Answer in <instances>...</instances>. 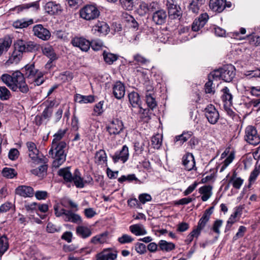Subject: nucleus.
<instances>
[{
	"instance_id": "nucleus-1",
	"label": "nucleus",
	"mask_w": 260,
	"mask_h": 260,
	"mask_svg": "<svg viewBox=\"0 0 260 260\" xmlns=\"http://www.w3.org/2000/svg\"><path fill=\"white\" fill-rule=\"evenodd\" d=\"M14 50L7 61L8 63H18L24 52H32L37 49L36 44L31 41L17 40L14 44Z\"/></svg>"
},
{
	"instance_id": "nucleus-2",
	"label": "nucleus",
	"mask_w": 260,
	"mask_h": 260,
	"mask_svg": "<svg viewBox=\"0 0 260 260\" xmlns=\"http://www.w3.org/2000/svg\"><path fill=\"white\" fill-rule=\"evenodd\" d=\"M66 147L67 143L64 141L52 143L49 154L54 159L53 162L54 167H59L66 160V154L64 153V149Z\"/></svg>"
},
{
	"instance_id": "nucleus-3",
	"label": "nucleus",
	"mask_w": 260,
	"mask_h": 260,
	"mask_svg": "<svg viewBox=\"0 0 260 260\" xmlns=\"http://www.w3.org/2000/svg\"><path fill=\"white\" fill-rule=\"evenodd\" d=\"M235 69L232 64H227L223 68L212 72L213 78L218 80L222 79L225 82H230L235 76Z\"/></svg>"
},
{
	"instance_id": "nucleus-4",
	"label": "nucleus",
	"mask_w": 260,
	"mask_h": 260,
	"mask_svg": "<svg viewBox=\"0 0 260 260\" xmlns=\"http://www.w3.org/2000/svg\"><path fill=\"white\" fill-rule=\"evenodd\" d=\"M13 78L11 88L13 91L19 89L23 93H26L28 91V87L25 83L23 74L20 71H16L13 73Z\"/></svg>"
},
{
	"instance_id": "nucleus-5",
	"label": "nucleus",
	"mask_w": 260,
	"mask_h": 260,
	"mask_svg": "<svg viewBox=\"0 0 260 260\" xmlns=\"http://www.w3.org/2000/svg\"><path fill=\"white\" fill-rule=\"evenodd\" d=\"M54 209L56 216L57 217L63 216L64 220L66 222H72L77 224H81L82 222L80 216L73 213L71 210L61 209L59 211L57 205L54 206Z\"/></svg>"
},
{
	"instance_id": "nucleus-6",
	"label": "nucleus",
	"mask_w": 260,
	"mask_h": 260,
	"mask_svg": "<svg viewBox=\"0 0 260 260\" xmlns=\"http://www.w3.org/2000/svg\"><path fill=\"white\" fill-rule=\"evenodd\" d=\"M26 146L28 149V155L34 162L39 164H46L48 162V159L45 156L42 158L39 156V150L37 148L36 144L32 142L26 143Z\"/></svg>"
},
{
	"instance_id": "nucleus-7",
	"label": "nucleus",
	"mask_w": 260,
	"mask_h": 260,
	"mask_svg": "<svg viewBox=\"0 0 260 260\" xmlns=\"http://www.w3.org/2000/svg\"><path fill=\"white\" fill-rule=\"evenodd\" d=\"M100 15V11L92 5H86L80 10V17L86 20H93Z\"/></svg>"
},
{
	"instance_id": "nucleus-8",
	"label": "nucleus",
	"mask_w": 260,
	"mask_h": 260,
	"mask_svg": "<svg viewBox=\"0 0 260 260\" xmlns=\"http://www.w3.org/2000/svg\"><path fill=\"white\" fill-rule=\"evenodd\" d=\"M245 140L253 145H256L260 143V137L258 135L256 128L251 125L246 127L245 131Z\"/></svg>"
},
{
	"instance_id": "nucleus-9",
	"label": "nucleus",
	"mask_w": 260,
	"mask_h": 260,
	"mask_svg": "<svg viewBox=\"0 0 260 260\" xmlns=\"http://www.w3.org/2000/svg\"><path fill=\"white\" fill-rule=\"evenodd\" d=\"M204 111L205 116L210 123L214 124L217 123L219 118V114L213 105H209Z\"/></svg>"
},
{
	"instance_id": "nucleus-10",
	"label": "nucleus",
	"mask_w": 260,
	"mask_h": 260,
	"mask_svg": "<svg viewBox=\"0 0 260 260\" xmlns=\"http://www.w3.org/2000/svg\"><path fill=\"white\" fill-rule=\"evenodd\" d=\"M34 34L42 40H48L51 36L50 31L42 24H37L33 27Z\"/></svg>"
},
{
	"instance_id": "nucleus-11",
	"label": "nucleus",
	"mask_w": 260,
	"mask_h": 260,
	"mask_svg": "<svg viewBox=\"0 0 260 260\" xmlns=\"http://www.w3.org/2000/svg\"><path fill=\"white\" fill-rule=\"evenodd\" d=\"M71 44L81 51L87 52L90 48V43L87 40L81 37H75L71 40Z\"/></svg>"
},
{
	"instance_id": "nucleus-12",
	"label": "nucleus",
	"mask_w": 260,
	"mask_h": 260,
	"mask_svg": "<svg viewBox=\"0 0 260 260\" xmlns=\"http://www.w3.org/2000/svg\"><path fill=\"white\" fill-rule=\"evenodd\" d=\"M45 10L46 12L51 15L59 14L63 10L60 4L53 1L48 2L46 4Z\"/></svg>"
},
{
	"instance_id": "nucleus-13",
	"label": "nucleus",
	"mask_w": 260,
	"mask_h": 260,
	"mask_svg": "<svg viewBox=\"0 0 260 260\" xmlns=\"http://www.w3.org/2000/svg\"><path fill=\"white\" fill-rule=\"evenodd\" d=\"M213 209H214V207L212 206V207H210L209 208L206 209L202 217L200 219V220L198 222V226H197V228L195 229L200 233H201V230H203L205 228L206 223L209 220L210 216L213 213Z\"/></svg>"
},
{
	"instance_id": "nucleus-14",
	"label": "nucleus",
	"mask_w": 260,
	"mask_h": 260,
	"mask_svg": "<svg viewBox=\"0 0 260 260\" xmlns=\"http://www.w3.org/2000/svg\"><path fill=\"white\" fill-rule=\"evenodd\" d=\"M167 18V12L162 9L156 11L152 15V21L156 25L164 24L166 22Z\"/></svg>"
},
{
	"instance_id": "nucleus-15",
	"label": "nucleus",
	"mask_w": 260,
	"mask_h": 260,
	"mask_svg": "<svg viewBox=\"0 0 260 260\" xmlns=\"http://www.w3.org/2000/svg\"><path fill=\"white\" fill-rule=\"evenodd\" d=\"M107 131L110 135H117L123 129V123L121 121L116 119L106 127Z\"/></svg>"
},
{
	"instance_id": "nucleus-16",
	"label": "nucleus",
	"mask_w": 260,
	"mask_h": 260,
	"mask_svg": "<svg viewBox=\"0 0 260 260\" xmlns=\"http://www.w3.org/2000/svg\"><path fill=\"white\" fill-rule=\"evenodd\" d=\"M128 147L124 145L119 152L115 153L114 155L112 156V158L115 163L117 162L119 160H121L123 162H125L128 159Z\"/></svg>"
},
{
	"instance_id": "nucleus-17",
	"label": "nucleus",
	"mask_w": 260,
	"mask_h": 260,
	"mask_svg": "<svg viewBox=\"0 0 260 260\" xmlns=\"http://www.w3.org/2000/svg\"><path fill=\"white\" fill-rule=\"evenodd\" d=\"M15 193L24 198L32 197L35 193L34 189L31 187L25 185H21L17 187L15 190Z\"/></svg>"
},
{
	"instance_id": "nucleus-18",
	"label": "nucleus",
	"mask_w": 260,
	"mask_h": 260,
	"mask_svg": "<svg viewBox=\"0 0 260 260\" xmlns=\"http://www.w3.org/2000/svg\"><path fill=\"white\" fill-rule=\"evenodd\" d=\"M208 19V15L206 13L201 14L198 19H195L192 25V29L197 31L201 28L204 27Z\"/></svg>"
},
{
	"instance_id": "nucleus-19",
	"label": "nucleus",
	"mask_w": 260,
	"mask_h": 260,
	"mask_svg": "<svg viewBox=\"0 0 260 260\" xmlns=\"http://www.w3.org/2000/svg\"><path fill=\"white\" fill-rule=\"evenodd\" d=\"M183 165L187 171H191L195 167V160L191 153H187L182 158Z\"/></svg>"
},
{
	"instance_id": "nucleus-20",
	"label": "nucleus",
	"mask_w": 260,
	"mask_h": 260,
	"mask_svg": "<svg viewBox=\"0 0 260 260\" xmlns=\"http://www.w3.org/2000/svg\"><path fill=\"white\" fill-rule=\"evenodd\" d=\"M225 0H210V7L215 12L220 13L225 9Z\"/></svg>"
},
{
	"instance_id": "nucleus-21",
	"label": "nucleus",
	"mask_w": 260,
	"mask_h": 260,
	"mask_svg": "<svg viewBox=\"0 0 260 260\" xmlns=\"http://www.w3.org/2000/svg\"><path fill=\"white\" fill-rule=\"evenodd\" d=\"M125 91V87L120 82H117L113 88V92L115 98H123Z\"/></svg>"
},
{
	"instance_id": "nucleus-22",
	"label": "nucleus",
	"mask_w": 260,
	"mask_h": 260,
	"mask_svg": "<svg viewBox=\"0 0 260 260\" xmlns=\"http://www.w3.org/2000/svg\"><path fill=\"white\" fill-rule=\"evenodd\" d=\"M76 233L79 237L85 239L91 235V230L85 226H78L76 228Z\"/></svg>"
},
{
	"instance_id": "nucleus-23",
	"label": "nucleus",
	"mask_w": 260,
	"mask_h": 260,
	"mask_svg": "<svg viewBox=\"0 0 260 260\" xmlns=\"http://www.w3.org/2000/svg\"><path fill=\"white\" fill-rule=\"evenodd\" d=\"M232 99H223V102H224V109L226 112L227 113L228 115L232 118V119H235V120L236 121L235 123H237L239 122V118L238 116H237L235 114L234 112L230 109L229 108V106L231 104V100Z\"/></svg>"
},
{
	"instance_id": "nucleus-24",
	"label": "nucleus",
	"mask_w": 260,
	"mask_h": 260,
	"mask_svg": "<svg viewBox=\"0 0 260 260\" xmlns=\"http://www.w3.org/2000/svg\"><path fill=\"white\" fill-rule=\"evenodd\" d=\"M212 187L210 185H205L201 187L199 189V192L203 194L201 199L203 201H207L212 194Z\"/></svg>"
},
{
	"instance_id": "nucleus-25",
	"label": "nucleus",
	"mask_w": 260,
	"mask_h": 260,
	"mask_svg": "<svg viewBox=\"0 0 260 260\" xmlns=\"http://www.w3.org/2000/svg\"><path fill=\"white\" fill-rule=\"evenodd\" d=\"M130 231L136 236L144 235L147 232L144 226L140 224H136L129 226Z\"/></svg>"
},
{
	"instance_id": "nucleus-26",
	"label": "nucleus",
	"mask_w": 260,
	"mask_h": 260,
	"mask_svg": "<svg viewBox=\"0 0 260 260\" xmlns=\"http://www.w3.org/2000/svg\"><path fill=\"white\" fill-rule=\"evenodd\" d=\"M11 44L12 40L10 38L0 39V56L8 51Z\"/></svg>"
},
{
	"instance_id": "nucleus-27",
	"label": "nucleus",
	"mask_w": 260,
	"mask_h": 260,
	"mask_svg": "<svg viewBox=\"0 0 260 260\" xmlns=\"http://www.w3.org/2000/svg\"><path fill=\"white\" fill-rule=\"evenodd\" d=\"M72 181L74 182L75 185L77 187L83 188L84 186V183L86 181H84L82 178L80 176V173L78 170L76 169L73 176Z\"/></svg>"
},
{
	"instance_id": "nucleus-28",
	"label": "nucleus",
	"mask_w": 260,
	"mask_h": 260,
	"mask_svg": "<svg viewBox=\"0 0 260 260\" xmlns=\"http://www.w3.org/2000/svg\"><path fill=\"white\" fill-rule=\"evenodd\" d=\"M192 132H184L181 135L176 136L174 138V142L178 143V144L181 145L184 142L187 141L192 136Z\"/></svg>"
},
{
	"instance_id": "nucleus-29",
	"label": "nucleus",
	"mask_w": 260,
	"mask_h": 260,
	"mask_svg": "<svg viewBox=\"0 0 260 260\" xmlns=\"http://www.w3.org/2000/svg\"><path fill=\"white\" fill-rule=\"evenodd\" d=\"M58 175L63 177L66 182H71L72 181L73 176L69 167L60 169L58 172Z\"/></svg>"
},
{
	"instance_id": "nucleus-30",
	"label": "nucleus",
	"mask_w": 260,
	"mask_h": 260,
	"mask_svg": "<svg viewBox=\"0 0 260 260\" xmlns=\"http://www.w3.org/2000/svg\"><path fill=\"white\" fill-rule=\"evenodd\" d=\"M104 61L108 64H112L118 58L117 55L104 51L103 53Z\"/></svg>"
},
{
	"instance_id": "nucleus-31",
	"label": "nucleus",
	"mask_w": 260,
	"mask_h": 260,
	"mask_svg": "<svg viewBox=\"0 0 260 260\" xmlns=\"http://www.w3.org/2000/svg\"><path fill=\"white\" fill-rule=\"evenodd\" d=\"M26 73L25 76L27 77L30 79H34L36 77L39 73H38V70H37L34 65H27L25 67Z\"/></svg>"
},
{
	"instance_id": "nucleus-32",
	"label": "nucleus",
	"mask_w": 260,
	"mask_h": 260,
	"mask_svg": "<svg viewBox=\"0 0 260 260\" xmlns=\"http://www.w3.org/2000/svg\"><path fill=\"white\" fill-rule=\"evenodd\" d=\"M48 166L46 164H43L39 168L31 170L32 174L38 176L39 177L43 178L46 175Z\"/></svg>"
},
{
	"instance_id": "nucleus-33",
	"label": "nucleus",
	"mask_w": 260,
	"mask_h": 260,
	"mask_svg": "<svg viewBox=\"0 0 260 260\" xmlns=\"http://www.w3.org/2000/svg\"><path fill=\"white\" fill-rule=\"evenodd\" d=\"M209 81L205 84V91L207 93H211L214 92V87L213 85L214 81H217V79L213 78L212 76V72L209 74L208 76Z\"/></svg>"
},
{
	"instance_id": "nucleus-34",
	"label": "nucleus",
	"mask_w": 260,
	"mask_h": 260,
	"mask_svg": "<svg viewBox=\"0 0 260 260\" xmlns=\"http://www.w3.org/2000/svg\"><path fill=\"white\" fill-rule=\"evenodd\" d=\"M95 30L101 34L106 35L109 31V27L106 22L99 21L95 25Z\"/></svg>"
},
{
	"instance_id": "nucleus-35",
	"label": "nucleus",
	"mask_w": 260,
	"mask_h": 260,
	"mask_svg": "<svg viewBox=\"0 0 260 260\" xmlns=\"http://www.w3.org/2000/svg\"><path fill=\"white\" fill-rule=\"evenodd\" d=\"M107 161L106 154L104 150L97 151L95 155V162L98 165L102 164Z\"/></svg>"
},
{
	"instance_id": "nucleus-36",
	"label": "nucleus",
	"mask_w": 260,
	"mask_h": 260,
	"mask_svg": "<svg viewBox=\"0 0 260 260\" xmlns=\"http://www.w3.org/2000/svg\"><path fill=\"white\" fill-rule=\"evenodd\" d=\"M160 249L162 251H170L175 248V244L165 240H160L158 243Z\"/></svg>"
},
{
	"instance_id": "nucleus-37",
	"label": "nucleus",
	"mask_w": 260,
	"mask_h": 260,
	"mask_svg": "<svg viewBox=\"0 0 260 260\" xmlns=\"http://www.w3.org/2000/svg\"><path fill=\"white\" fill-rule=\"evenodd\" d=\"M43 53L50 58V62L56 59V55L51 46H46L43 48Z\"/></svg>"
},
{
	"instance_id": "nucleus-38",
	"label": "nucleus",
	"mask_w": 260,
	"mask_h": 260,
	"mask_svg": "<svg viewBox=\"0 0 260 260\" xmlns=\"http://www.w3.org/2000/svg\"><path fill=\"white\" fill-rule=\"evenodd\" d=\"M33 22V20L31 19L28 21H25L23 19L18 20L13 23V26L17 28H23L27 27L28 25L32 24Z\"/></svg>"
},
{
	"instance_id": "nucleus-39",
	"label": "nucleus",
	"mask_w": 260,
	"mask_h": 260,
	"mask_svg": "<svg viewBox=\"0 0 260 260\" xmlns=\"http://www.w3.org/2000/svg\"><path fill=\"white\" fill-rule=\"evenodd\" d=\"M2 174L4 177L10 179L14 178L17 175L14 169L7 167L3 169Z\"/></svg>"
},
{
	"instance_id": "nucleus-40",
	"label": "nucleus",
	"mask_w": 260,
	"mask_h": 260,
	"mask_svg": "<svg viewBox=\"0 0 260 260\" xmlns=\"http://www.w3.org/2000/svg\"><path fill=\"white\" fill-rule=\"evenodd\" d=\"M119 3L121 7L127 11L133 10L136 0H119Z\"/></svg>"
},
{
	"instance_id": "nucleus-41",
	"label": "nucleus",
	"mask_w": 260,
	"mask_h": 260,
	"mask_svg": "<svg viewBox=\"0 0 260 260\" xmlns=\"http://www.w3.org/2000/svg\"><path fill=\"white\" fill-rule=\"evenodd\" d=\"M9 244L7 238L3 236L0 238V254H3L8 249Z\"/></svg>"
},
{
	"instance_id": "nucleus-42",
	"label": "nucleus",
	"mask_w": 260,
	"mask_h": 260,
	"mask_svg": "<svg viewBox=\"0 0 260 260\" xmlns=\"http://www.w3.org/2000/svg\"><path fill=\"white\" fill-rule=\"evenodd\" d=\"M107 234L103 233L93 237L91 239V243L96 244L98 243H104L106 241Z\"/></svg>"
},
{
	"instance_id": "nucleus-43",
	"label": "nucleus",
	"mask_w": 260,
	"mask_h": 260,
	"mask_svg": "<svg viewBox=\"0 0 260 260\" xmlns=\"http://www.w3.org/2000/svg\"><path fill=\"white\" fill-rule=\"evenodd\" d=\"M30 7H35L37 9L39 8V4L38 2H33L30 4H24L15 8V9L18 12L22 11L24 9H28Z\"/></svg>"
},
{
	"instance_id": "nucleus-44",
	"label": "nucleus",
	"mask_w": 260,
	"mask_h": 260,
	"mask_svg": "<svg viewBox=\"0 0 260 260\" xmlns=\"http://www.w3.org/2000/svg\"><path fill=\"white\" fill-rule=\"evenodd\" d=\"M151 143L154 148H159L161 145V139L159 135H156L152 137Z\"/></svg>"
},
{
	"instance_id": "nucleus-45",
	"label": "nucleus",
	"mask_w": 260,
	"mask_h": 260,
	"mask_svg": "<svg viewBox=\"0 0 260 260\" xmlns=\"http://www.w3.org/2000/svg\"><path fill=\"white\" fill-rule=\"evenodd\" d=\"M1 79L3 82L11 88L12 86V79H13V74L11 76L7 74H4L2 76Z\"/></svg>"
},
{
	"instance_id": "nucleus-46",
	"label": "nucleus",
	"mask_w": 260,
	"mask_h": 260,
	"mask_svg": "<svg viewBox=\"0 0 260 260\" xmlns=\"http://www.w3.org/2000/svg\"><path fill=\"white\" fill-rule=\"evenodd\" d=\"M118 241L121 244L129 243L134 241V238L131 236L124 234L121 237L118 238Z\"/></svg>"
},
{
	"instance_id": "nucleus-47",
	"label": "nucleus",
	"mask_w": 260,
	"mask_h": 260,
	"mask_svg": "<svg viewBox=\"0 0 260 260\" xmlns=\"http://www.w3.org/2000/svg\"><path fill=\"white\" fill-rule=\"evenodd\" d=\"M180 8L179 6H178V8H176L170 12H168L169 16L172 19H176L178 18L181 14L180 12Z\"/></svg>"
},
{
	"instance_id": "nucleus-48",
	"label": "nucleus",
	"mask_w": 260,
	"mask_h": 260,
	"mask_svg": "<svg viewBox=\"0 0 260 260\" xmlns=\"http://www.w3.org/2000/svg\"><path fill=\"white\" fill-rule=\"evenodd\" d=\"M44 81V79L43 78V75L41 73L39 72L38 75L35 77L34 79H32L31 82H34L35 85H40L42 84Z\"/></svg>"
},
{
	"instance_id": "nucleus-49",
	"label": "nucleus",
	"mask_w": 260,
	"mask_h": 260,
	"mask_svg": "<svg viewBox=\"0 0 260 260\" xmlns=\"http://www.w3.org/2000/svg\"><path fill=\"white\" fill-rule=\"evenodd\" d=\"M66 133V131L59 130L56 134L54 135V139L52 141V143H59L61 139L62 138Z\"/></svg>"
},
{
	"instance_id": "nucleus-50",
	"label": "nucleus",
	"mask_w": 260,
	"mask_h": 260,
	"mask_svg": "<svg viewBox=\"0 0 260 260\" xmlns=\"http://www.w3.org/2000/svg\"><path fill=\"white\" fill-rule=\"evenodd\" d=\"M135 249L140 254H144L146 252V247L145 244L141 243H137L135 245Z\"/></svg>"
},
{
	"instance_id": "nucleus-51",
	"label": "nucleus",
	"mask_w": 260,
	"mask_h": 260,
	"mask_svg": "<svg viewBox=\"0 0 260 260\" xmlns=\"http://www.w3.org/2000/svg\"><path fill=\"white\" fill-rule=\"evenodd\" d=\"M234 158V154L232 153L228 156V157L224 160L223 165L222 166L221 171H222L228 166L231 164Z\"/></svg>"
},
{
	"instance_id": "nucleus-52",
	"label": "nucleus",
	"mask_w": 260,
	"mask_h": 260,
	"mask_svg": "<svg viewBox=\"0 0 260 260\" xmlns=\"http://www.w3.org/2000/svg\"><path fill=\"white\" fill-rule=\"evenodd\" d=\"M200 233L196 229H194L187 237L186 242L190 243L192 241L194 237H198Z\"/></svg>"
},
{
	"instance_id": "nucleus-53",
	"label": "nucleus",
	"mask_w": 260,
	"mask_h": 260,
	"mask_svg": "<svg viewBox=\"0 0 260 260\" xmlns=\"http://www.w3.org/2000/svg\"><path fill=\"white\" fill-rule=\"evenodd\" d=\"M19 153V152L17 149H11L9 152V158L13 160H15L18 157Z\"/></svg>"
},
{
	"instance_id": "nucleus-54",
	"label": "nucleus",
	"mask_w": 260,
	"mask_h": 260,
	"mask_svg": "<svg viewBox=\"0 0 260 260\" xmlns=\"http://www.w3.org/2000/svg\"><path fill=\"white\" fill-rule=\"evenodd\" d=\"M246 231V228L244 226H240L239 228L238 232L236 235L233 237L234 240H237L239 238L242 237L245 232Z\"/></svg>"
},
{
	"instance_id": "nucleus-55",
	"label": "nucleus",
	"mask_w": 260,
	"mask_h": 260,
	"mask_svg": "<svg viewBox=\"0 0 260 260\" xmlns=\"http://www.w3.org/2000/svg\"><path fill=\"white\" fill-rule=\"evenodd\" d=\"M134 60L137 61L138 63H141V64H145L147 63V62H149V60L142 56L141 55L139 54H137L134 56Z\"/></svg>"
},
{
	"instance_id": "nucleus-56",
	"label": "nucleus",
	"mask_w": 260,
	"mask_h": 260,
	"mask_svg": "<svg viewBox=\"0 0 260 260\" xmlns=\"http://www.w3.org/2000/svg\"><path fill=\"white\" fill-rule=\"evenodd\" d=\"M104 102V101H100L98 103V104H97L95 106L94 108V111L95 113L97 114V115H100L101 114H102L103 112L104 109H103V106Z\"/></svg>"
},
{
	"instance_id": "nucleus-57",
	"label": "nucleus",
	"mask_w": 260,
	"mask_h": 260,
	"mask_svg": "<svg viewBox=\"0 0 260 260\" xmlns=\"http://www.w3.org/2000/svg\"><path fill=\"white\" fill-rule=\"evenodd\" d=\"M139 199L142 204H145L147 202L151 200V197L147 193H143L139 195Z\"/></svg>"
},
{
	"instance_id": "nucleus-58",
	"label": "nucleus",
	"mask_w": 260,
	"mask_h": 260,
	"mask_svg": "<svg viewBox=\"0 0 260 260\" xmlns=\"http://www.w3.org/2000/svg\"><path fill=\"white\" fill-rule=\"evenodd\" d=\"M36 198L38 200H45L48 196V193L46 191H37L35 193Z\"/></svg>"
},
{
	"instance_id": "nucleus-59",
	"label": "nucleus",
	"mask_w": 260,
	"mask_h": 260,
	"mask_svg": "<svg viewBox=\"0 0 260 260\" xmlns=\"http://www.w3.org/2000/svg\"><path fill=\"white\" fill-rule=\"evenodd\" d=\"M194 200V198H182L175 203V205H186L191 202Z\"/></svg>"
},
{
	"instance_id": "nucleus-60",
	"label": "nucleus",
	"mask_w": 260,
	"mask_h": 260,
	"mask_svg": "<svg viewBox=\"0 0 260 260\" xmlns=\"http://www.w3.org/2000/svg\"><path fill=\"white\" fill-rule=\"evenodd\" d=\"M90 46L95 51H98L102 48L103 43L100 41H94L90 43Z\"/></svg>"
},
{
	"instance_id": "nucleus-61",
	"label": "nucleus",
	"mask_w": 260,
	"mask_h": 260,
	"mask_svg": "<svg viewBox=\"0 0 260 260\" xmlns=\"http://www.w3.org/2000/svg\"><path fill=\"white\" fill-rule=\"evenodd\" d=\"M84 213L85 216L88 218H92L96 214V212L91 208L85 209Z\"/></svg>"
},
{
	"instance_id": "nucleus-62",
	"label": "nucleus",
	"mask_w": 260,
	"mask_h": 260,
	"mask_svg": "<svg viewBox=\"0 0 260 260\" xmlns=\"http://www.w3.org/2000/svg\"><path fill=\"white\" fill-rule=\"evenodd\" d=\"M222 224V221L221 220L218 219L215 221L212 228L213 231L216 233L219 234V228L221 227Z\"/></svg>"
},
{
	"instance_id": "nucleus-63",
	"label": "nucleus",
	"mask_w": 260,
	"mask_h": 260,
	"mask_svg": "<svg viewBox=\"0 0 260 260\" xmlns=\"http://www.w3.org/2000/svg\"><path fill=\"white\" fill-rule=\"evenodd\" d=\"M13 207V204L10 202H6L0 206L1 212H6Z\"/></svg>"
},
{
	"instance_id": "nucleus-64",
	"label": "nucleus",
	"mask_w": 260,
	"mask_h": 260,
	"mask_svg": "<svg viewBox=\"0 0 260 260\" xmlns=\"http://www.w3.org/2000/svg\"><path fill=\"white\" fill-rule=\"evenodd\" d=\"M10 95V91L5 86H0V98L9 97Z\"/></svg>"
}]
</instances>
